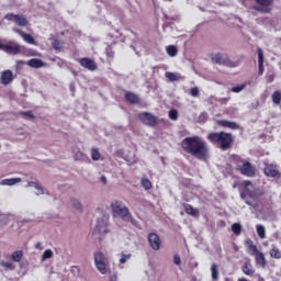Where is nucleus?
I'll use <instances>...</instances> for the list:
<instances>
[{"mask_svg": "<svg viewBox=\"0 0 281 281\" xmlns=\"http://www.w3.org/2000/svg\"><path fill=\"white\" fill-rule=\"evenodd\" d=\"M181 148L187 155H191V157L199 159V161H207L210 159V147H207V143L201 136L186 137L181 142Z\"/></svg>", "mask_w": 281, "mask_h": 281, "instance_id": "f257e3e1", "label": "nucleus"}, {"mask_svg": "<svg viewBox=\"0 0 281 281\" xmlns=\"http://www.w3.org/2000/svg\"><path fill=\"white\" fill-rule=\"evenodd\" d=\"M206 139L220 150H229L234 146V135L227 132H211Z\"/></svg>", "mask_w": 281, "mask_h": 281, "instance_id": "f03ea898", "label": "nucleus"}, {"mask_svg": "<svg viewBox=\"0 0 281 281\" xmlns=\"http://www.w3.org/2000/svg\"><path fill=\"white\" fill-rule=\"evenodd\" d=\"M236 170H238V172H240V175H243L244 177L249 178L256 177L257 172L256 166L251 165V162L241 158H238L236 160Z\"/></svg>", "mask_w": 281, "mask_h": 281, "instance_id": "7ed1b4c3", "label": "nucleus"}, {"mask_svg": "<svg viewBox=\"0 0 281 281\" xmlns=\"http://www.w3.org/2000/svg\"><path fill=\"white\" fill-rule=\"evenodd\" d=\"M111 210L113 216H120V218H123V221H126V218H133L131 211L126 206L122 205V201L112 202ZM132 223H135V220H132Z\"/></svg>", "mask_w": 281, "mask_h": 281, "instance_id": "20e7f679", "label": "nucleus"}, {"mask_svg": "<svg viewBox=\"0 0 281 281\" xmlns=\"http://www.w3.org/2000/svg\"><path fill=\"white\" fill-rule=\"evenodd\" d=\"M241 186L245 188L244 191L240 192V198L245 199L249 196V199H257L258 196V189L254 187L251 180H245Z\"/></svg>", "mask_w": 281, "mask_h": 281, "instance_id": "39448f33", "label": "nucleus"}, {"mask_svg": "<svg viewBox=\"0 0 281 281\" xmlns=\"http://www.w3.org/2000/svg\"><path fill=\"white\" fill-rule=\"evenodd\" d=\"M138 120L146 126L155 127L159 124V119L150 112H142L138 114Z\"/></svg>", "mask_w": 281, "mask_h": 281, "instance_id": "423d86ee", "label": "nucleus"}, {"mask_svg": "<svg viewBox=\"0 0 281 281\" xmlns=\"http://www.w3.org/2000/svg\"><path fill=\"white\" fill-rule=\"evenodd\" d=\"M93 234H109V215L104 214L101 220L97 221L94 226Z\"/></svg>", "mask_w": 281, "mask_h": 281, "instance_id": "0eeeda50", "label": "nucleus"}, {"mask_svg": "<svg viewBox=\"0 0 281 281\" xmlns=\"http://www.w3.org/2000/svg\"><path fill=\"white\" fill-rule=\"evenodd\" d=\"M274 0H255L258 7H254L256 12H260L261 14H269L271 12V5H273Z\"/></svg>", "mask_w": 281, "mask_h": 281, "instance_id": "6e6552de", "label": "nucleus"}, {"mask_svg": "<svg viewBox=\"0 0 281 281\" xmlns=\"http://www.w3.org/2000/svg\"><path fill=\"white\" fill-rule=\"evenodd\" d=\"M211 60L215 65H224L225 67H234V63L232 60H229V57H227V55H223L221 53L211 54Z\"/></svg>", "mask_w": 281, "mask_h": 281, "instance_id": "1a4fd4ad", "label": "nucleus"}, {"mask_svg": "<svg viewBox=\"0 0 281 281\" xmlns=\"http://www.w3.org/2000/svg\"><path fill=\"white\" fill-rule=\"evenodd\" d=\"M94 265L98 269V271H100V273H102V276H105L106 273V256H104L102 252H95L94 254Z\"/></svg>", "mask_w": 281, "mask_h": 281, "instance_id": "9d476101", "label": "nucleus"}, {"mask_svg": "<svg viewBox=\"0 0 281 281\" xmlns=\"http://www.w3.org/2000/svg\"><path fill=\"white\" fill-rule=\"evenodd\" d=\"M263 175L272 179H281V171L276 164H267L263 168Z\"/></svg>", "mask_w": 281, "mask_h": 281, "instance_id": "9b49d317", "label": "nucleus"}, {"mask_svg": "<svg viewBox=\"0 0 281 281\" xmlns=\"http://www.w3.org/2000/svg\"><path fill=\"white\" fill-rule=\"evenodd\" d=\"M5 21H13L20 27H25L27 25V19L23 15L8 13L4 15Z\"/></svg>", "mask_w": 281, "mask_h": 281, "instance_id": "f8f14e48", "label": "nucleus"}, {"mask_svg": "<svg viewBox=\"0 0 281 281\" xmlns=\"http://www.w3.org/2000/svg\"><path fill=\"white\" fill-rule=\"evenodd\" d=\"M79 65L83 67V69H87L88 71H95L98 69V64H95V60L89 57L80 58Z\"/></svg>", "mask_w": 281, "mask_h": 281, "instance_id": "ddd939ff", "label": "nucleus"}, {"mask_svg": "<svg viewBox=\"0 0 281 281\" xmlns=\"http://www.w3.org/2000/svg\"><path fill=\"white\" fill-rule=\"evenodd\" d=\"M148 243L154 251H159V249H161V238H159V235L156 233H149Z\"/></svg>", "mask_w": 281, "mask_h": 281, "instance_id": "4468645a", "label": "nucleus"}, {"mask_svg": "<svg viewBox=\"0 0 281 281\" xmlns=\"http://www.w3.org/2000/svg\"><path fill=\"white\" fill-rule=\"evenodd\" d=\"M14 80V74H12V70H4L1 72L0 76V82L1 85H4V87H8Z\"/></svg>", "mask_w": 281, "mask_h": 281, "instance_id": "2eb2a0df", "label": "nucleus"}, {"mask_svg": "<svg viewBox=\"0 0 281 281\" xmlns=\"http://www.w3.org/2000/svg\"><path fill=\"white\" fill-rule=\"evenodd\" d=\"M216 124L217 126H222V128H231V131H238V128H240V125H238V123L227 120H218Z\"/></svg>", "mask_w": 281, "mask_h": 281, "instance_id": "dca6fc26", "label": "nucleus"}, {"mask_svg": "<svg viewBox=\"0 0 281 281\" xmlns=\"http://www.w3.org/2000/svg\"><path fill=\"white\" fill-rule=\"evenodd\" d=\"M258 54V76L265 74V52L262 48H257Z\"/></svg>", "mask_w": 281, "mask_h": 281, "instance_id": "f3484780", "label": "nucleus"}, {"mask_svg": "<svg viewBox=\"0 0 281 281\" xmlns=\"http://www.w3.org/2000/svg\"><path fill=\"white\" fill-rule=\"evenodd\" d=\"M15 33L19 34L24 43H27L29 45H38V43H36V40L34 38V36H32L30 33H25L22 30H15Z\"/></svg>", "mask_w": 281, "mask_h": 281, "instance_id": "a211bd4d", "label": "nucleus"}, {"mask_svg": "<svg viewBox=\"0 0 281 281\" xmlns=\"http://www.w3.org/2000/svg\"><path fill=\"white\" fill-rule=\"evenodd\" d=\"M0 49H3V52H7L8 54H20L21 53V46H19V44L15 45H5V44H1L0 42Z\"/></svg>", "mask_w": 281, "mask_h": 281, "instance_id": "6ab92c4d", "label": "nucleus"}, {"mask_svg": "<svg viewBox=\"0 0 281 281\" xmlns=\"http://www.w3.org/2000/svg\"><path fill=\"white\" fill-rule=\"evenodd\" d=\"M182 207H184L186 214H189V216H193V218H199V216H201L199 209H194V206H192L191 204L182 203Z\"/></svg>", "mask_w": 281, "mask_h": 281, "instance_id": "aec40b11", "label": "nucleus"}, {"mask_svg": "<svg viewBox=\"0 0 281 281\" xmlns=\"http://www.w3.org/2000/svg\"><path fill=\"white\" fill-rule=\"evenodd\" d=\"M124 98L130 104H139V97L133 91H126Z\"/></svg>", "mask_w": 281, "mask_h": 281, "instance_id": "412c9836", "label": "nucleus"}, {"mask_svg": "<svg viewBox=\"0 0 281 281\" xmlns=\"http://www.w3.org/2000/svg\"><path fill=\"white\" fill-rule=\"evenodd\" d=\"M255 262L257 267H261V269H265L267 267V258L265 257V254L262 251H259L255 255Z\"/></svg>", "mask_w": 281, "mask_h": 281, "instance_id": "4be33fe9", "label": "nucleus"}, {"mask_svg": "<svg viewBox=\"0 0 281 281\" xmlns=\"http://www.w3.org/2000/svg\"><path fill=\"white\" fill-rule=\"evenodd\" d=\"M26 65L29 67H31L32 69H41L42 67L45 66V61L43 59H38V58H33L30 59Z\"/></svg>", "mask_w": 281, "mask_h": 281, "instance_id": "5701e85b", "label": "nucleus"}, {"mask_svg": "<svg viewBox=\"0 0 281 281\" xmlns=\"http://www.w3.org/2000/svg\"><path fill=\"white\" fill-rule=\"evenodd\" d=\"M245 245L247 246V251L250 256H256L260 252V250H258V246L254 245V241L251 239H247L245 241Z\"/></svg>", "mask_w": 281, "mask_h": 281, "instance_id": "b1692460", "label": "nucleus"}, {"mask_svg": "<svg viewBox=\"0 0 281 281\" xmlns=\"http://www.w3.org/2000/svg\"><path fill=\"white\" fill-rule=\"evenodd\" d=\"M241 271L245 276H249L250 278L256 273V269H254V266L249 261L244 263Z\"/></svg>", "mask_w": 281, "mask_h": 281, "instance_id": "393cba45", "label": "nucleus"}, {"mask_svg": "<svg viewBox=\"0 0 281 281\" xmlns=\"http://www.w3.org/2000/svg\"><path fill=\"white\" fill-rule=\"evenodd\" d=\"M165 76L169 79V82H179V80L184 79L179 72H166Z\"/></svg>", "mask_w": 281, "mask_h": 281, "instance_id": "a878e982", "label": "nucleus"}, {"mask_svg": "<svg viewBox=\"0 0 281 281\" xmlns=\"http://www.w3.org/2000/svg\"><path fill=\"white\" fill-rule=\"evenodd\" d=\"M269 254H270V258H274L276 260H280L281 259V250L276 245H272Z\"/></svg>", "mask_w": 281, "mask_h": 281, "instance_id": "bb28decb", "label": "nucleus"}, {"mask_svg": "<svg viewBox=\"0 0 281 281\" xmlns=\"http://www.w3.org/2000/svg\"><path fill=\"white\" fill-rule=\"evenodd\" d=\"M21 178H10V179H3L1 181V186H16V183H21Z\"/></svg>", "mask_w": 281, "mask_h": 281, "instance_id": "cd10ccee", "label": "nucleus"}, {"mask_svg": "<svg viewBox=\"0 0 281 281\" xmlns=\"http://www.w3.org/2000/svg\"><path fill=\"white\" fill-rule=\"evenodd\" d=\"M257 229V236L261 239L265 240V238H267V229L265 228V226H262L261 224H258L256 226Z\"/></svg>", "mask_w": 281, "mask_h": 281, "instance_id": "c85d7f7f", "label": "nucleus"}, {"mask_svg": "<svg viewBox=\"0 0 281 281\" xmlns=\"http://www.w3.org/2000/svg\"><path fill=\"white\" fill-rule=\"evenodd\" d=\"M11 258L13 262H21L23 260V250L13 251Z\"/></svg>", "mask_w": 281, "mask_h": 281, "instance_id": "c756f323", "label": "nucleus"}, {"mask_svg": "<svg viewBox=\"0 0 281 281\" xmlns=\"http://www.w3.org/2000/svg\"><path fill=\"white\" fill-rule=\"evenodd\" d=\"M271 100H272L273 104H280L281 103V92L279 90H276L271 95Z\"/></svg>", "mask_w": 281, "mask_h": 281, "instance_id": "7c9ffc66", "label": "nucleus"}, {"mask_svg": "<svg viewBox=\"0 0 281 281\" xmlns=\"http://www.w3.org/2000/svg\"><path fill=\"white\" fill-rule=\"evenodd\" d=\"M232 232L236 236H240V233L243 232V226L240 225V223H234L232 225Z\"/></svg>", "mask_w": 281, "mask_h": 281, "instance_id": "2f4dec72", "label": "nucleus"}, {"mask_svg": "<svg viewBox=\"0 0 281 281\" xmlns=\"http://www.w3.org/2000/svg\"><path fill=\"white\" fill-rule=\"evenodd\" d=\"M140 183L145 190H151L153 189V182L148 178H143L140 180Z\"/></svg>", "mask_w": 281, "mask_h": 281, "instance_id": "473e14b6", "label": "nucleus"}, {"mask_svg": "<svg viewBox=\"0 0 281 281\" xmlns=\"http://www.w3.org/2000/svg\"><path fill=\"white\" fill-rule=\"evenodd\" d=\"M178 53H179V50L177 49V46H175V45H169V46L167 47V54H168V56L175 57V56H177Z\"/></svg>", "mask_w": 281, "mask_h": 281, "instance_id": "72a5a7b5", "label": "nucleus"}, {"mask_svg": "<svg viewBox=\"0 0 281 281\" xmlns=\"http://www.w3.org/2000/svg\"><path fill=\"white\" fill-rule=\"evenodd\" d=\"M100 150H98V148H92L91 149V159L92 161H99L100 160Z\"/></svg>", "mask_w": 281, "mask_h": 281, "instance_id": "f704fd0d", "label": "nucleus"}, {"mask_svg": "<svg viewBox=\"0 0 281 281\" xmlns=\"http://www.w3.org/2000/svg\"><path fill=\"white\" fill-rule=\"evenodd\" d=\"M105 56L106 58H109L110 60H113L114 56H115V52H113V47L112 46H108L105 48Z\"/></svg>", "mask_w": 281, "mask_h": 281, "instance_id": "c9c22d12", "label": "nucleus"}, {"mask_svg": "<svg viewBox=\"0 0 281 281\" xmlns=\"http://www.w3.org/2000/svg\"><path fill=\"white\" fill-rule=\"evenodd\" d=\"M211 273H212V279L213 280H218V268H217L216 263L212 265Z\"/></svg>", "mask_w": 281, "mask_h": 281, "instance_id": "e433bc0d", "label": "nucleus"}, {"mask_svg": "<svg viewBox=\"0 0 281 281\" xmlns=\"http://www.w3.org/2000/svg\"><path fill=\"white\" fill-rule=\"evenodd\" d=\"M169 119L172 120L173 122H177V120H179V111H177L176 109L170 110Z\"/></svg>", "mask_w": 281, "mask_h": 281, "instance_id": "4c0bfd02", "label": "nucleus"}, {"mask_svg": "<svg viewBox=\"0 0 281 281\" xmlns=\"http://www.w3.org/2000/svg\"><path fill=\"white\" fill-rule=\"evenodd\" d=\"M132 256L133 255H131V254H122L121 255V258H120V263L121 265H126V262H128V260H131V258H132Z\"/></svg>", "mask_w": 281, "mask_h": 281, "instance_id": "58836bf2", "label": "nucleus"}, {"mask_svg": "<svg viewBox=\"0 0 281 281\" xmlns=\"http://www.w3.org/2000/svg\"><path fill=\"white\" fill-rule=\"evenodd\" d=\"M245 87H247V83H241L239 86H235L231 89V91L233 93H240V91H243L245 89Z\"/></svg>", "mask_w": 281, "mask_h": 281, "instance_id": "ea45409f", "label": "nucleus"}, {"mask_svg": "<svg viewBox=\"0 0 281 281\" xmlns=\"http://www.w3.org/2000/svg\"><path fill=\"white\" fill-rule=\"evenodd\" d=\"M29 188H36L37 190V194H43V188L42 187H38V184L34 181H30L29 184H27Z\"/></svg>", "mask_w": 281, "mask_h": 281, "instance_id": "a19ab883", "label": "nucleus"}, {"mask_svg": "<svg viewBox=\"0 0 281 281\" xmlns=\"http://www.w3.org/2000/svg\"><path fill=\"white\" fill-rule=\"evenodd\" d=\"M53 49H63V42L60 40H54L52 42Z\"/></svg>", "mask_w": 281, "mask_h": 281, "instance_id": "79ce46f5", "label": "nucleus"}, {"mask_svg": "<svg viewBox=\"0 0 281 281\" xmlns=\"http://www.w3.org/2000/svg\"><path fill=\"white\" fill-rule=\"evenodd\" d=\"M19 115H22L23 117H27L29 120H34L36 116L32 114V111H20Z\"/></svg>", "mask_w": 281, "mask_h": 281, "instance_id": "37998d69", "label": "nucleus"}, {"mask_svg": "<svg viewBox=\"0 0 281 281\" xmlns=\"http://www.w3.org/2000/svg\"><path fill=\"white\" fill-rule=\"evenodd\" d=\"M54 257V252L50 249L44 251L42 256V260H48L49 258Z\"/></svg>", "mask_w": 281, "mask_h": 281, "instance_id": "c03bdc74", "label": "nucleus"}, {"mask_svg": "<svg viewBox=\"0 0 281 281\" xmlns=\"http://www.w3.org/2000/svg\"><path fill=\"white\" fill-rule=\"evenodd\" d=\"M72 207L77 210V212H82V204L78 200H71Z\"/></svg>", "mask_w": 281, "mask_h": 281, "instance_id": "a18cd8bd", "label": "nucleus"}, {"mask_svg": "<svg viewBox=\"0 0 281 281\" xmlns=\"http://www.w3.org/2000/svg\"><path fill=\"white\" fill-rule=\"evenodd\" d=\"M199 93H200V91H199L198 87L191 88L190 95H192V98H199Z\"/></svg>", "mask_w": 281, "mask_h": 281, "instance_id": "49530a36", "label": "nucleus"}, {"mask_svg": "<svg viewBox=\"0 0 281 281\" xmlns=\"http://www.w3.org/2000/svg\"><path fill=\"white\" fill-rule=\"evenodd\" d=\"M266 80H267L268 85L273 82V80H276V75L274 74L267 75Z\"/></svg>", "mask_w": 281, "mask_h": 281, "instance_id": "de8ad7c7", "label": "nucleus"}, {"mask_svg": "<svg viewBox=\"0 0 281 281\" xmlns=\"http://www.w3.org/2000/svg\"><path fill=\"white\" fill-rule=\"evenodd\" d=\"M173 262H175V265L180 266L181 265V257L179 255H175Z\"/></svg>", "mask_w": 281, "mask_h": 281, "instance_id": "09e8293b", "label": "nucleus"}, {"mask_svg": "<svg viewBox=\"0 0 281 281\" xmlns=\"http://www.w3.org/2000/svg\"><path fill=\"white\" fill-rule=\"evenodd\" d=\"M220 104H227L229 102V98H221L218 99Z\"/></svg>", "mask_w": 281, "mask_h": 281, "instance_id": "8fccbe9b", "label": "nucleus"}, {"mask_svg": "<svg viewBox=\"0 0 281 281\" xmlns=\"http://www.w3.org/2000/svg\"><path fill=\"white\" fill-rule=\"evenodd\" d=\"M100 181H101V183H103V186H106V183H108L106 176H101Z\"/></svg>", "mask_w": 281, "mask_h": 281, "instance_id": "3c124183", "label": "nucleus"}, {"mask_svg": "<svg viewBox=\"0 0 281 281\" xmlns=\"http://www.w3.org/2000/svg\"><path fill=\"white\" fill-rule=\"evenodd\" d=\"M3 267H7L8 269H12V263H11V262H5V263L3 265Z\"/></svg>", "mask_w": 281, "mask_h": 281, "instance_id": "603ef678", "label": "nucleus"}, {"mask_svg": "<svg viewBox=\"0 0 281 281\" xmlns=\"http://www.w3.org/2000/svg\"><path fill=\"white\" fill-rule=\"evenodd\" d=\"M110 281H117V276H116V274H113V276L110 278Z\"/></svg>", "mask_w": 281, "mask_h": 281, "instance_id": "864d4df0", "label": "nucleus"}, {"mask_svg": "<svg viewBox=\"0 0 281 281\" xmlns=\"http://www.w3.org/2000/svg\"><path fill=\"white\" fill-rule=\"evenodd\" d=\"M238 281H249L246 278L238 279Z\"/></svg>", "mask_w": 281, "mask_h": 281, "instance_id": "5fc2aeb1", "label": "nucleus"}, {"mask_svg": "<svg viewBox=\"0 0 281 281\" xmlns=\"http://www.w3.org/2000/svg\"><path fill=\"white\" fill-rule=\"evenodd\" d=\"M35 247H36V249H38V247H41V243H37V244L35 245Z\"/></svg>", "mask_w": 281, "mask_h": 281, "instance_id": "6e6d98bb", "label": "nucleus"}]
</instances>
